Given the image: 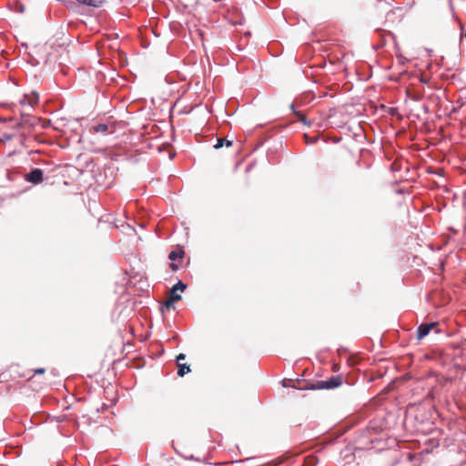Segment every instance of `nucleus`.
<instances>
[{"label":"nucleus","mask_w":466,"mask_h":466,"mask_svg":"<svg viewBox=\"0 0 466 466\" xmlns=\"http://www.w3.org/2000/svg\"><path fill=\"white\" fill-rule=\"evenodd\" d=\"M186 288L187 286L182 281H178L176 285H174L169 291V298L165 301L163 308L167 309H170L174 302L180 300L181 296L177 294V290L184 291Z\"/></svg>","instance_id":"f257e3e1"},{"label":"nucleus","mask_w":466,"mask_h":466,"mask_svg":"<svg viewBox=\"0 0 466 466\" xmlns=\"http://www.w3.org/2000/svg\"><path fill=\"white\" fill-rule=\"evenodd\" d=\"M342 380L340 377H331L328 380H319L315 384L311 385L312 390H324V389H333L341 385Z\"/></svg>","instance_id":"f03ea898"},{"label":"nucleus","mask_w":466,"mask_h":466,"mask_svg":"<svg viewBox=\"0 0 466 466\" xmlns=\"http://www.w3.org/2000/svg\"><path fill=\"white\" fill-rule=\"evenodd\" d=\"M26 182L38 185L44 181V172L40 168H34L24 176Z\"/></svg>","instance_id":"7ed1b4c3"},{"label":"nucleus","mask_w":466,"mask_h":466,"mask_svg":"<svg viewBox=\"0 0 466 466\" xmlns=\"http://www.w3.org/2000/svg\"><path fill=\"white\" fill-rule=\"evenodd\" d=\"M437 327V323L436 322H432V323H424V324H421L419 326L418 328V339H423L425 336H427L430 331L436 328Z\"/></svg>","instance_id":"20e7f679"},{"label":"nucleus","mask_w":466,"mask_h":466,"mask_svg":"<svg viewBox=\"0 0 466 466\" xmlns=\"http://www.w3.org/2000/svg\"><path fill=\"white\" fill-rule=\"evenodd\" d=\"M76 1L81 5H86L93 6V7H100L104 3V0H76Z\"/></svg>","instance_id":"39448f33"},{"label":"nucleus","mask_w":466,"mask_h":466,"mask_svg":"<svg viewBox=\"0 0 466 466\" xmlns=\"http://www.w3.org/2000/svg\"><path fill=\"white\" fill-rule=\"evenodd\" d=\"M177 367H178L177 375L179 377H183L184 375H186V374H187L188 372L191 371L190 367L187 364L177 363Z\"/></svg>","instance_id":"423d86ee"},{"label":"nucleus","mask_w":466,"mask_h":466,"mask_svg":"<svg viewBox=\"0 0 466 466\" xmlns=\"http://www.w3.org/2000/svg\"><path fill=\"white\" fill-rule=\"evenodd\" d=\"M184 254L185 252L182 249L172 250L168 255V258L172 261H175L177 258H183Z\"/></svg>","instance_id":"0eeeda50"},{"label":"nucleus","mask_w":466,"mask_h":466,"mask_svg":"<svg viewBox=\"0 0 466 466\" xmlns=\"http://www.w3.org/2000/svg\"><path fill=\"white\" fill-rule=\"evenodd\" d=\"M21 103L22 104L27 103L31 106H34L35 105H36L38 103V96H33L30 97L25 96V98L21 101Z\"/></svg>","instance_id":"6e6552de"},{"label":"nucleus","mask_w":466,"mask_h":466,"mask_svg":"<svg viewBox=\"0 0 466 466\" xmlns=\"http://www.w3.org/2000/svg\"><path fill=\"white\" fill-rule=\"evenodd\" d=\"M224 145H226L228 147L232 146V141L227 140L225 138H218L217 144L215 145L216 148H220Z\"/></svg>","instance_id":"1a4fd4ad"},{"label":"nucleus","mask_w":466,"mask_h":466,"mask_svg":"<svg viewBox=\"0 0 466 466\" xmlns=\"http://www.w3.org/2000/svg\"><path fill=\"white\" fill-rule=\"evenodd\" d=\"M108 129V126L106 124H98L93 127L95 133H106Z\"/></svg>","instance_id":"9d476101"},{"label":"nucleus","mask_w":466,"mask_h":466,"mask_svg":"<svg viewBox=\"0 0 466 466\" xmlns=\"http://www.w3.org/2000/svg\"><path fill=\"white\" fill-rule=\"evenodd\" d=\"M295 114L298 116L299 120L301 121L304 125L310 126V123L308 122L306 115L303 112H295Z\"/></svg>","instance_id":"9b49d317"},{"label":"nucleus","mask_w":466,"mask_h":466,"mask_svg":"<svg viewBox=\"0 0 466 466\" xmlns=\"http://www.w3.org/2000/svg\"><path fill=\"white\" fill-rule=\"evenodd\" d=\"M45 372H46V370L44 368H39V369L34 370V375L44 374Z\"/></svg>","instance_id":"f8f14e48"},{"label":"nucleus","mask_w":466,"mask_h":466,"mask_svg":"<svg viewBox=\"0 0 466 466\" xmlns=\"http://www.w3.org/2000/svg\"><path fill=\"white\" fill-rule=\"evenodd\" d=\"M13 138L12 135H5L2 138H0V143L7 140H11Z\"/></svg>","instance_id":"ddd939ff"},{"label":"nucleus","mask_w":466,"mask_h":466,"mask_svg":"<svg viewBox=\"0 0 466 466\" xmlns=\"http://www.w3.org/2000/svg\"><path fill=\"white\" fill-rule=\"evenodd\" d=\"M186 359V355L184 353H180L177 356V362L180 363V360H184Z\"/></svg>","instance_id":"4468645a"},{"label":"nucleus","mask_w":466,"mask_h":466,"mask_svg":"<svg viewBox=\"0 0 466 466\" xmlns=\"http://www.w3.org/2000/svg\"><path fill=\"white\" fill-rule=\"evenodd\" d=\"M169 268H171L172 271H177L178 269V266L176 263H170Z\"/></svg>","instance_id":"2eb2a0df"}]
</instances>
